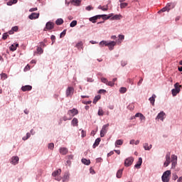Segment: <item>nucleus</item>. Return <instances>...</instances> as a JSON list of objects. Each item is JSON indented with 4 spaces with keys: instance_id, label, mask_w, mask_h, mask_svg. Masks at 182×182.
Returning a JSON list of instances; mask_svg holds the SVG:
<instances>
[{
    "instance_id": "1",
    "label": "nucleus",
    "mask_w": 182,
    "mask_h": 182,
    "mask_svg": "<svg viewBox=\"0 0 182 182\" xmlns=\"http://www.w3.org/2000/svg\"><path fill=\"white\" fill-rule=\"evenodd\" d=\"M170 176H171V171L167 170L164 172L161 180L163 182H170Z\"/></svg>"
},
{
    "instance_id": "2",
    "label": "nucleus",
    "mask_w": 182,
    "mask_h": 182,
    "mask_svg": "<svg viewBox=\"0 0 182 182\" xmlns=\"http://www.w3.org/2000/svg\"><path fill=\"white\" fill-rule=\"evenodd\" d=\"M174 87L175 88L171 90V94L173 97L177 96V95H178V92L181 91V85H180L178 82H176V84H174Z\"/></svg>"
},
{
    "instance_id": "3",
    "label": "nucleus",
    "mask_w": 182,
    "mask_h": 182,
    "mask_svg": "<svg viewBox=\"0 0 182 182\" xmlns=\"http://www.w3.org/2000/svg\"><path fill=\"white\" fill-rule=\"evenodd\" d=\"M165 159H166V161L164 163V166L168 167V166H170V163H171V156L170 152L166 153Z\"/></svg>"
},
{
    "instance_id": "4",
    "label": "nucleus",
    "mask_w": 182,
    "mask_h": 182,
    "mask_svg": "<svg viewBox=\"0 0 182 182\" xmlns=\"http://www.w3.org/2000/svg\"><path fill=\"white\" fill-rule=\"evenodd\" d=\"M73 93H75V88H73V87H68L65 90L66 97H72Z\"/></svg>"
},
{
    "instance_id": "5",
    "label": "nucleus",
    "mask_w": 182,
    "mask_h": 182,
    "mask_svg": "<svg viewBox=\"0 0 182 182\" xmlns=\"http://www.w3.org/2000/svg\"><path fill=\"white\" fill-rule=\"evenodd\" d=\"M133 161H134V158H133L132 156L127 158L124 160L125 167H130V166H132V164H133Z\"/></svg>"
},
{
    "instance_id": "6",
    "label": "nucleus",
    "mask_w": 182,
    "mask_h": 182,
    "mask_svg": "<svg viewBox=\"0 0 182 182\" xmlns=\"http://www.w3.org/2000/svg\"><path fill=\"white\" fill-rule=\"evenodd\" d=\"M117 44V43L114 41H108V45L107 46H108L109 50H113V49H114V46H116V45Z\"/></svg>"
},
{
    "instance_id": "7",
    "label": "nucleus",
    "mask_w": 182,
    "mask_h": 182,
    "mask_svg": "<svg viewBox=\"0 0 182 182\" xmlns=\"http://www.w3.org/2000/svg\"><path fill=\"white\" fill-rule=\"evenodd\" d=\"M55 28V23L52 21H48L46 24V28L48 31H52Z\"/></svg>"
},
{
    "instance_id": "8",
    "label": "nucleus",
    "mask_w": 182,
    "mask_h": 182,
    "mask_svg": "<svg viewBox=\"0 0 182 182\" xmlns=\"http://www.w3.org/2000/svg\"><path fill=\"white\" fill-rule=\"evenodd\" d=\"M166 116V113L164 112H161L158 114V115L156 117V119L161 120L163 122L164 120V117Z\"/></svg>"
},
{
    "instance_id": "9",
    "label": "nucleus",
    "mask_w": 182,
    "mask_h": 182,
    "mask_svg": "<svg viewBox=\"0 0 182 182\" xmlns=\"http://www.w3.org/2000/svg\"><path fill=\"white\" fill-rule=\"evenodd\" d=\"M70 2L74 6H80V4H82V0H70Z\"/></svg>"
},
{
    "instance_id": "10",
    "label": "nucleus",
    "mask_w": 182,
    "mask_h": 182,
    "mask_svg": "<svg viewBox=\"0 0 182 182\" xmlns=\"http://www.w3.org/2000/svg\"><path fill=\"white\" fill-rule=\"evenodd\" d=\"M29 19L31 21H33V19H38L39 18V13H32L28 16Z\"/></svg>"
},
{
    "instance_id": "11",
    "label": "nucleus",
    "mask_w": 182,
    "mask_h": 182,
    "mask_svg": "<svg viewBox=\"0 0 182 182\" xmlns=\"http://www.w3.org/2000/svg\"><path fill=\"white\" fill-rule=\"evenodd\" d=\"M19 163V157L18 156H12L11 158V164L14 166H16Z\"/></svg>"
},
{
    "instance_id": "12",
    "label": "nucleus",
    "mask_w": 182,
    "mask_h": 182,
    "mask_svg": "<svg viewBox=\"0 0 182 182\" xmlns=\"http://www.w3.org/2000/svg\"><path fill=\"white\" fill-rule=\"evenodd\" d=\"M122 18H123L122 14H115L110 18V21H120Z\"/></svg>"
},
{
    "instance_id": "13",
    "label": "nucleus",
    "mask_w": 182,
    "mask_h": 182,
    "mask_svg": "<svg viewBox=\"0 0 182 182\" xmlns=\"http://www.w3.org/2000/svg\"><path fill=\"white\" fill-rule=\"evenodd\" d=\"M22 92H29L32 90V85H24L21 87Z\"/></svg>"
},
{
    "instance_id": "14",
    "label": "nucleus",
    "mask_w": 182,
    "mask_h": 182,
    "mask_svg": "<svg viewBox=\"0 0 182 182\" xmlns=\"http://www.w3.org/2000/svg\"><path fill=\"white\" fill-rule=\"evenodd\" d=\"M141 164H143V159H141V157H139L137 163L134 165L135 168H140Z\"/></svg>"
},
{
    "instance_id": "15",
    "label": "nucleus",
    "mask_w": 182,
    "mask_h": 182,
    "mask_svg": "<svg viewBox=\"0 0 182 182\" xmlns=\"http://www.w3.org/2000/svg\"><path fill=\"white\" fill-rule=\"evenodd\" d=\"M68 148L66 147L60 148V153L63 156H66V154H68Z\"/></svg>"
},
{
    "instance_id": "16",
    "label": "nucleus",
    "mask_w": 182,
    "mask_h": 182,
    "mask_svg": "<svg viewBox=\"0 0 182 182\" xmlns=\"http://www.w3.org/2000/svg\"><path fill=\"white\" fill-rule=\"evenodd\" d=\"M61 173H62V169L58 168V170L54 171L52 173V176H53V177H58V176H60V174Z\"/></svg>"
},
{
    "instance_id": "17",
    "label": "nucleus",
    "mask_w": 182,
    "mask_h": 182,
    "mask_svg": "<svg viewBox=\"0 0 182 182\" xmlns=\"http://www.w3.org/2000/svg\"><path fill=\"white\" fill-rule=\"evenodd\" d=\"M143 147L144 150L150 151V150H151V147H153V145L151 144L149 145V143H144L143 144Z\"/></svg>"
},
{
    "instance_id": "18",
    "label": "nucleus",
    "mask_w": 182,
    "mask_h": 182,
    "mask_svg": "<svg viewBox=\"0 0 182 182\" xmlns=\"http://www.w3.org/2000/svg\"><path fill=\"white\" fill-rule=\"evenodd\" d=\"M70 177V173H69V172H65L63 177V181H69Z\"/></svg>"
},
{
    "instance_id": "19",
    "label": "nucleus",
    "mask_w": 182,
    "mask_h": 182,
    "mask_svg": "<svg viewBox=\"0 0 182 182\" xmlns=\"http://www.w3.org/2000/svg\"><path fill=\"white\" fill-rule=\"evenodd\" d=\"M156 97H157V96H156V95L153 94L152 96L151 97H149V100L150 102V103L152 105V106H154V102H156Z\"/></svg>"
},
{
    "instance_id": "20",
    "label": "nucleus",
    "mask_w": 182,
    "mask_h": 182,
    "mask_svg": "<svg viewBox=\"0 0 182 182\" xmlns=\"http://www.w3.org/2000/svg\"><path fill=\"white\" fill-rule=\"evenodd\" d=\"M176 7V4L173 3V2H171V3H168L166 4V8L168 9H169V11H171V9H173V8Z\"/></svg>"
},
{
    "instance_id": "21",
    "label": "nucleus",
    "mask_w": 182,
    "mask_h": 182,
    "mask_svg": "<svg viewBox=\"0 0 182 182\" xmlns=\"http://www.w3.org/2000/svg\"><path fill=\"white\" fill-rule=\"evenodd\" d=\"M122 176H123V169H119L117 172L116 177L117 178H122Z\"/></svg>"
},
{
    "instance_id": "22",
    "label": "nucleus",
    "mask_w": 182,
    "mask_h": 182,
    "mask_svg": "<svg viewBox=\"0 0 182 182\" xmlns=\"http://www.w3.org/2000/svg\"><path fill=\"white\" fill-rule=\"evenodd\" d=\"M19 46L18 43H16V45L12 44L10 47L9 49L11 50V52H15L16 50V48Z\"/></svg>"
},
{
    "instance_id": "23",
    "label": "nucleus",
    "mask_w": 182,
    "mask_h": 182,
    "mask_svg": "<svg viewBox=\"0 0 182 182\" xmlns=\"http://www.w3.org/2000/svg\"><path fill=\"white\" fill-rule=\"evenodd\" d=\"M79 121L77 120V118H73L71 121V124L73 126V127L78 125Z\"/></svg>"
},
{
    "instance_id": "24",
    "label": "nucleus",
    "mask_w": 182,
    "mask_h": 182,
    "mask_svg": "<svg viewBox=\"0 0 182 182\" xmlns=\"http://www.w3.org/2000/svg\"><path fill=\"white\" fill-rule=\"evenodd\" d=\"M109 127V124H106L105 125L102 126V129H101V132L102 133H107V127Z\"/></svg>"
},
{
    "instance_id": "25",
    "label": "nucleus",
    "mask_w": 182,
    "mask_h": 182,
    "mask_svg": "<svg viewBox=\"0 0 182 182\" xmlns=\"http://www.w3.org/2000/svg\"><path fill=\"white\" fill-rule=\"evenodd\" d=\"M100 144V138H97L95 141L94 144L92 145L93 149L97 147Z\"/></svg>"
},
{
    "instance_id": "26",
    "label": "nucleus",
    "mask_w": 182,
    "mask_h": 182,
    "mask_svg": "<svg viewBox=\"0 0 182 182\" xmlns=\"http://www.w3.org/2000/svg\"><path fill=\"white\" fill-rule=\"evenodd\" d=\"M75 48H77L79 50L80 49H83V42L80 41L75 45Z\"/></svg>"
},
{
    "instance_id": "27",
    "label": "nucleus",
    "mask_w": 182,
    "mask_h": 182,
    "mask_svg": "<svg viewBox=\"0 0 182 182\" xmlns=\"http://www.w3.org/2000/svg\"><path fill=\"white\" fill-rule=\"evenodd\" d=\"M70 113L72 114V116H76L79 113V111H77V109L73 108L72 109H70Z\"/></svg>"
},
{
    "instance_id": "28",
    "label": "nucleus",
    "mask_w": 182,
    "mask_h": 182,
    "mask_svg": "<svg viewBox=\"0 0 182 182\" xmlns=\"http://www.w3.org/2000/svg\"><path fill=\"white\" fill-rule=\"evenodd\" d=\"M81 161L82 164H85V166H89V164H90V161L85 158L82 159Z\"/></svg>"
},
{
    "instance_id": "29",
    "label": "nucleus",
    "mask_w": 182,
    "mask_h": 182,
    "mask_svg": "<svg viewBox=\"0 0 182 182\" xmlns=\"http://www.w3.org/2000/svg\"><path fill=\"white\" fill-rule=\"evenodd\" d=\"M108 43H109V41H102L100 42V46L103 48V46H107Z\"/></svg>"
},
{
    "instance_id": "30",
    "label": "nucleus",
    "mask_w": 182,
    "mask_h": 182,
    "mask_svg": "<svg viewBox=\"0 0 182 182\" xmlns=\"http://www.w3.org/2000/svg\"><path fill=\"white\" fill-rule=\"evenodd\" d=\"M115 146L117 147V146H122L123 145V140L122 139H118L115 141Z\"/></svg>"
},
{
    "instance_id": "31",
    "label": "nucleus",
    "mask_w": 182,
    "mask_h": 182,
    "mask_svg": "<svg viewBox=\"0 0 182 182\" xmlns=\"http://www.w3.org/2000/svg\"><path fill=\"white\" fill-rule=\"evenodd\" d=\"M55 24L58 25V26H60V25L63 24V18H58L55 21Z\"/></svg>"
},
{
    "instance_id": "32",
    "label": "nucleus",
    "mask_w": 182,
    "mask_h": 182,
    "mask_svg": "<svg viewBox=\"0 0 182 182\" xmlns=\"http://www.w3.org/2000/svg\"><path fill=\"white\" fill-rule=\"evenodd\" d=\"M97 114L98 116H103V114H105V111H103V109H102V107H99Z\"/></svg>"
},
{
    "instance_id": "33",
    "label": "nucleus",
    "mask_w": 182,
    "mask_h": 182,
    "mask_svg": "<svg viewBox=\"0 0 182 182\" xmlns=\"http://www.w3.org/2000/svg\"><path fill=\"white\" fill-rule=\"evenodd\" d=\"M29 138H31V132H27L26 136H23L22 140H23V141H26Z\"/></svg>"
},
{
    "instance_id": "34",
    "label": "nucleus",
    "mask_w": 182,
    "mask_h": 182,
    "mask_svg": "<svg viewBox=\"0 0 182 182\" xmlns=\"http://www.w3.org/2000/svg\"><path fill=\"white\" fill-rule=\"evenodd\" d=\"M98 100H100V95H97V96H95V97H94V100H93V101H92V103L94 104V105H96V103H97V101Z\"/></svg>"
},
{
    "instance_id": "35",
    "label": "nucleus",
    "mask_w": 182,
    "mask_h": 182,
    "mask_svg": "<svg viewBox=\"0 0 182 182\" xmlns=\"http://www.w3.org/2000/svg\"><path fill=\"white\" fill-rule=\"evenodd\" d=\"M160 12H170V9H168L167 6H166L163 9H161L158 14H160Z\"/></svg>"
},
{
    "instance_id": "36",
    "label": "nucleus",
    "mask_w": 182,
    "mask_h": 182,
    "mask_svg": "<svg viewBox=\"0 0 182 182\" xmlns=\"http://www.w3.org/2000/svg\"><path fill=\"white\" fill-rule=\"evenodd\" d=\"M77 25V21H76V20H73V21L70 23V28H75V26H76Z\"/></svg>"
},
{
    "instance_id": "37",
    "label": "nucleus",
    "mask_w": 182,
    "mask_h": 182,
    "mask_svg": "<svg viewBox=\"0 0 182 182\" xmlns=\"http://www.w3.org/2000/svg\"><path fill=\"white\" fill-rule=\"evenodd\" d=\"M129 6V4L128 3H121L119 4V6H120V9H124V8L127 7Z\"/></svg>"
},
{
    "instance_id": "38",
    "label": "nucleus",
    "mask_w": 182,
    "mask_h": 182,
    "mask_svg": "<svg viewBox=\"0 0 182 182\" xmlns=\"http://www.w3.org/2000/svg\"><path fill=\"white\" fill-rule=\"evenodd\" d=\"M90 22H92V23H96V21H97V18H96L95 16L90 17L89 18Z\"/></svg>"
},
{
    "instance_id": "39",
    "label": "nucleus",
    "mask_w": 182,
    "mask_h": 182,
    "mask_svg": "<svg viewBox=\"0 0 182 182\" xmlns=\"http://www.w3.org/2000/svg\"><path fill=\"white\" fill-rule=\"evenodd\" d=\"M127 92V88L124 87H122L119 88V92L122 94H124Z\"/></svg>"
},
{
    "instance_id": "40",
    "label": "nucleus",
    "mask_w": 182,
    "mask_h": 182,
    "mask_svg": "<svg viewBox=\"0 0 182 182\" xmlns=\"http://www.w3.org/2000/svg\"><path fill=\"white\" fill-rule=\"evenodd\" d=\"M37 53L42 55V53H43V48H41V47H37Z\"/></svg>"
},
{
    "instance_id": "41",
    "label": "nucleus",
    "mask_w": 182,
    "mask_h": 182,
    "mask_svg": "<svg viewBox=\"0 0 182 182\" xmlns=\"http://www.w3.org/2000/svg\"><path fill=\"white\" fill-rule=\"evenodd\" d=\"M171 168H176L177 166V161H171Z\"/></svg>"
},
{
    "instance_id": "42",
    "label": "nucleus",
    "mask_w": 182,
    "mask_h": 182,
    "mask_svg": "<svg viewBox=\"0 0 182 182\" xmlns=\"http://www.w3.org/2000/svg\"><path fill=\"white\" fill-rule=\"evenodd\" d=\"M109 80H107V78H106V77H101V82L102 83H105V85H107V82Z\"/></svg>"
},
{
    "instance_id": "43",
    "label": "nucleus",
    "mask_w": 182,
    "mask_h": 182,
    "mask_svg": "<svg viewBox=\"0 0 182 182\" xmlns=\"http://www.w3.org/2000/svg\"><path fill=\"white\" fill-rule=\"evenodd\" d=\"M48 149H50V150H53V149L55 148V144H53V143H50V144H48Z\"/></svg>"
},
{
    "instance_id": "44",
    "label": "nucleus",
    "mask_w": 182,
    "mask_h": 182,
    "mask_svg": "<svg viewBox=\"0 0 182 182\" xmlns=\"http://www.w3.org/2000/svg\"><path fill=\"white\" fill-rule=\"evenodd\" d=\"M1 79H2V80H5L6 79H8V75H6L5 73H1Z\"/></svg>"
},
{
    "instance_id": "45",
    "label": "nucleus",
    "mask_w": 182,
    "mask_h": 182,
    "mask_svg": "<svg viewBox=\"0 0 182 182\" xmlns=\"http://www.w3.org/2000/svg\"><path fill=\"white\" fill-rule=\"evenodd\" d=\"M8 36H9V35H8V33H4L2 36V39L4 41H6V39L8 38Z\"/></svg>"
},
{
    "instance_id": "46",
    "label": "nucleus",
    "mask_w": 182,
    "mask_h": 182,
    "mask_svg": "<svg viewBox=\"0 0 182 182\" xmlns=\"http://www.w3.org/2000/svg\"><path fill=\"white\" fill-rule=\"evenodd\" d=\"M103 21H107V19H110V16H108L107 14H102Z\"/></svg>"
},
{
    "instance_id": "47",
    "label": "nucleus",
    "mask_w": 182,
    "mask_h": 182,
    "mask_svg": "<svg viewBox=\"0 0 182 182\" xmlns=\"http://www.w3.org/2000/svg\"><path fill=\"white\" fill-rule=\"evenodd\" d=\"M107 86H110L111 87H113V86H114V82H113L112 81H108L107 82Z\"/></svg>"
},
{
    "instance_id": "48",
    "label": "nucleus",
    "mask_w": 182,
    "mask_h": 182,
    "mask_svg": "<svg viewBox=\"0 0 182 182\" xmlns=\"http://www.w3.org/2000/svg\"><path fill=\"white\" fill-rule=\"evenodd\" d=\"M50 39L52 41V45H53V43H55V41H56V36H55L54 35H52L50 36Z\"/></svg>"
},
{
    "instance_id": "49",
    "label": "nucleus",
    "mask_w": 182,
    "mask_h": 182,
    "mask_svg": "<svg viewBox=\"0 0 182 182\" xmlns=\"http://www.w3.org/2000/svg\"><path fill=\"white\" fill-rule=\"evenodd\" d=\"M177 178H178V176H177V173H172V180H174V181H176Z\"/></svg>"
},
{
    "instance_id": "50",
    "label": "nucleus",
    "mask_w": 182,
    "mask_h": 182,
    "mask_svg": "<svg viewBox=\"0 0 182 182\" xmlns=\"http://www.w3.org/2000/svg\"><path fill=\"white\" fill-rule=\"evenodd\" d=\"M171 161H177V156L173 154V155L171 156Z\"/></svg>"
},
{
    "instance_id": "51",
    "label": "nucleus",
    "mask_w": 182,
    "mask_h": 182,
    "mask_svg": "<svg viewBox=\"0 0 182 182\" xmlns=\"http://www.w3.org/2000/svg\"><path fill=\"white\" fill-rule=\"evenodd\" d=\"M65 35H66V29L63 30V32L60 33V38H63Z\"/></svg>"
},
{
    "instance_id": "52",
    "label": "nucleus",
    "mask_w": 182,
    "mask_h": 182,
    "mask_svg": "<svg viewBox=\"0 0 182 182\" xmlns=\"http://www.w3.org/2000/svg\"><path fill=\"white\" fill-rule=\"evenodd\" d=\"M81 137H86V131L83 129L81 130Z\"/></svg>"
},
{
    "instance_id": "53",
    "label": "nucleus",
    "mask_w": 182,
    "mask_h": 182,
    "mask_svg": "<svg viewBox=\"0 0 182 182\" xmlns=\"http://www.w3.org/2000/svg\"><path fill=\"white\" fill-rule=\"evenodd\" d=\"M63 120L64 122H67V120H72V117H69L68 118V117H66L65 115L64 117H63Z\"/></svg>"
},
{
    "instance_id": "54",
    "label": "nucleus",
    "mask_w": 182,
    "mask_h": 182,
    "mask_svg": "<svg viewBox=\"0 0 182 182\" xmlns=\"http://www.w3.org/2000/svg\"><path fill=\"white\" fill-rule=\"evenodd\" d=\"M18 29L19 28L16 26L11 28V31H13V32H18Z\"/></svg>"
},
{
    "instance_id": "55",
    "label": "nucleus",
    "mask_w": 182,
    "mask_h": 182,
    "mask_svg": "<svg viewBox=\"0 0 182 182\" xmlns=\"http://www.w3.org/2000/svg\"><path fill=\"white\" fill-rule=\"evenodd\" d=\"M85 9H86V11H92V10H93V6H88L85 7Z\"/></svg>"
},
{
    "instance_id": "56",
    "label": "nucleus",
    "mask_w": 182,
    "mask_h": 182,
    "mask_svg": "<svg viewBox=\"0 0 182 182\" xmlns=\"http://www.w3.org/2000/svg\"><path fill=\"white\" fill-rule=\"evenodd\" d=\"M126 65H127V62H126L124 60L121 61V66H122V68H124V66H126Z\"/></svg>"
},
{
    "instance_id": "57",
    "label": "nucleus",
    "mask_w": 182,
    "mask_h": 182,
    "mask_svg": "<svg viewBox=\"0 0 182 182\" xmlns=\"http://www.w3.org/2000/svg\"><path fill=\"white\" fill-rule=\"evenodd\" d=\"M35 11H38L37 7L31 8V9H29V12H35Z\"/></svg>"
},
{
    "instance_id": "58",
    "label": "nucleus",
    "mask_w": 182,
    "mask_h": 182,
    "mask_svg": "<svg viewBox=\"0 0 182 182\" xmlns=\"http://www.w3.org/2000/svg\"><path fill=\"white\" fill-rule=\"evenodd\" d=\"M46 46V44L43 42H40V48H45Z\"/></svg>"
},
{
    "instance_id": "59",
    "label": "nucleus",
    "mask_w": 182,
    "mask_h": 182,
    "mask_svg": "<svg viewBox=\"0 0 182 182\" xmlns=\"http://www.w3.org/2000/svg\"><path fill=\"white\" fill-rule=\"evenodd\" d=\"M83 105H90L92 103V101H82Z\"/></svg>"
},
{
    "instance_id": "60",
    "label": "nucleus",
    "mask_w": 182,
    "mask_h": 182,
    "mask_svg": "<svg viewBox=\"0 0 182 182\" xmlns=\"http://www.w3.org/2000/svg\"><path fill=\"white\" fill-rule=\"evenodd\" d=\"M139 119H140V120H146V117H144V115H143V114H141Z\"/></svg>"
},
{
    "instance_id": "61",
    "label": "nucleus",
    "mask_w": 182,
    "mask_h": 182,
    "mask_svg": "<svg viewBox=\"0 0 182 182\" xmlns=\"http://www.w3.org/2000/svg\"><path fill=\"white\" fill-rule=\"evenodd\" d=\"M119 39H120V41H124V35H119Z\"/></svg>"
},
{
    "instance_id": "62",
    "label": "nucleus",
    "mask_w": 182,
    "mask_h": 182,
    "mask_svg": "<svg viewBox=\"0 0 182 182\" xmlns=\"http://www.w3.org/2000/svg\"><path fill=\"white\" fill-rule=\"evenodd\" d=\"M141 83H143V78H141L139 80V81L138 82V83H137L138 86H141Z\"/></svg>"
},
{
    "instance_id": "63",
    "label": "nucleus",
    "mask_w": 182,
    "mask_h": 182,
    "mask_svg": "<svg viewBox=\"0 0 182 182\" xmlns=\"http://www.w3.org/2000/svg\"><path fill=\"white\" fill-rule=\"evenodd\" d=\"M98 93H106V90L101 89L98 91Z\"/></svg>"
},
{
    "instance_id": "64",
    "label": "nucleus",
    "mask_w": 182,
    "mask_h": 182,
    "mask_svg": "<svg viewBox=\"0 0 182 182\" xmlns=\"http://www.w3.org/2000/svg\"><path fill=\"white\" fill-rule=\"evenodd\" d=\"M177 182H182V176L178 178Z\"/></svg>"
}]
</instances>
